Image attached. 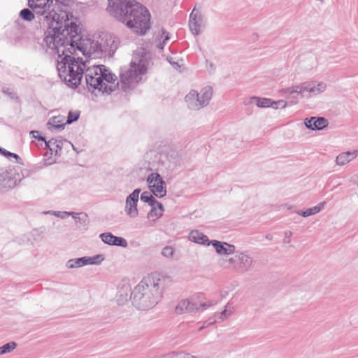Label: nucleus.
<instances>
[{
	"label": "nucleus",
	"mask_w": 358,
	"mask_h": 358,
	"mask_svg": "<svg viewBox=\"0 0 358 358\" xmlns=\"http://www.w3.org/2000/svg\"><path fill=\"white\" fill-rule=\"evenodd\" d=\"M56 17L59 22H56L54 27H48L44 33L43 43L48 48L57 49L62 54L65 51L75 54L78 50L89 57H101L94 34L84 38L78 18L67 12H62Z\"/></svg>",
	"instance_id": "obj_1"
},
{
	"label": "nucleus",
	"mask_w": 358,
	"mask_h": 358,
	"mask_svg": "<svg viewBox=\"0 0 358 358\" xmlns=\"http://www.w3.org/2000/svg\"><path fill=\"white\" fill-rule=\"evenodd\" d=\"M108 12L134 32L144 35L150 28L149 10L136 0H108Z\"/></svg>",
	"instance_id": "obj_2"
},
{
	"label": "nucleus",
	"mask_w": 358,
	"mask_h": 358,
	"mask_svg": "<svg viewBox=\"0 0 358 358\" xmlns=\"http://www.w3.org/2000/svg\"><path fill=\"white\" fill-rule=\"evenodd\" d=\"M169 277L151 275L145 277L131 294L134 305L141 310H147L158 303L162 297L166 281Z\"/></svg>",
	"instance_id": "obj_3"
},
{
	"label": "nucleus",
	"mask_w": 358,
	"mask_h": 358,
	"mask_svg": "<svg viewBox=\"0 0 358 358\" xmlns=\"http://www.w3.org/2000/svg\"><path fill=\"white\" fill-rule=\"evenodd\" d=\"M58 55L57 69L59 78L72 88H76L80 83L86 63L81 58H76L69 51L58 52L57 49L49 48Z\"/></svg>",
	"instance_id": "obj_4"
},
{
	"label": "nucleus",
	"mask_w": 358,
	"mask_h": 358,
	"mask_svg": "<svg viewBox=\"0 0 358 358\" xmlns=\"http://www.w3.org/2000/svg\"><path fill=\"white\" fill-rule=\"evenodd\" d=\"M150 58L146 55L134 57L129 66L120 69V83L122 91L127 92L133 90L142 80L151 66Z\"/></svg>",
	"instance_id": "obj_5"
},
{
	"label": "nucleus",
	"mask_w": 358,
	"mask_h": 358,
	"mask_svg": "<svg viewBox=\"0 0 358 358\" xmlns=\"http://www.w3.org/2000/svg\"><path fill=\"white\" fill-rule=\"evenodd\" d=\"M213 94L210 86L203 87L199 92L192 90L185 97V101L189 109L199 110L209 104Z\"/></svg>",
	"instance_id": "obj_6"
},
{
	"label": "nucleus",
	"mask_w": 358,
	"mask_h": 358,
	"mask_svg": "<svg viewBox=\"0 0 358 358\" xmlns=\"http://www.w3.org/2000/svg\"><path fill=\"white\" fill-rule=\"evenodd\" d=\"M19 166L0 169V191L15 187L23 178Z\"/></svg>",
	"instance_id": "obj_7"
},
{
	"label": "nucleus",
	"mask_w": 358,
	"mask_h": 358,
	"mask_svg": "<svg viewBox=\"0 0 358 358\" xmlns=\"http://www.w3.org/2000/svg\"><path fill=\"white\" fill-rule=\"evenodd\" d=\"M327 85L323 82L315 84L313 82H304L301 85L285 90V93L292 98H297L299 95L303 96L304 93L308 92L316 95L323 92L326 90Z\"/></svg>",
	"instance_id": "obj_8"
},
{
	"label": "nucleus",
	"mask_w": 358,
	"mask_h": 358,
	"mask_svg": "<svg viewBox=\"0 0 358 358\" xmlns=\"http://www.w3.org/2000/svg\"><path fill=\"white\" fill-rule=\"evenodd\" d=\"M102 65L86 66L84 70L85 83L89 90H103Z\"/></svg>",
	"instance_id": "obj_9"
},
{
	"label": "nucleus",
	"mask_w": 358,
	"mask_h": 358,
	"mask_svg": "<svg viewBox=\"0 0 358 358\" xmlns=\"http://www.w3.org/2000/svg\"><path fill=\"white\" fill-rule=\"evenodd\" d=\"M216 304V302L209 301L203 303H197L194 301V298L190 299H182L178 302L175 308V312L177 314L184 313H196L200 310H206L208 308Z\"/></svg>",
	"instance_id": "obj_10"
},
{
	"label": "nucleus",
	"mask_w": 358,
	"mask_h": 358,
	"mask_svg": "<svg viewBox=\"0 0 358 358\" xmlns=\"http://www.w3.org/2000/svg\"><path fill=\"white\" fill-rule=\"evenodd\" d=\"M96 43L98 44L101 57L104 55H112L115 52L117 45L115 37L107 32H101L99 34H94Z\"/></svg>",
	"instance_id": "obj_11"
},
{
	"label": "nucleus",
	"mask_w": 358,
	"mask_h": 358,
	"mask_svg": "<svg viewBox=\"0 0 358 358\" xmlns=\"http://www.w3.org/2000/svg\"><path fill=\"white\" fill-rule=\"evenodd\" d=\"M149 184V188L155 196L159 198L164 197L166 194V184L162 177L158 173L150 174L146 180Z\"/></svg>",
	"instance_id": "obj_12"
},
{
	"label": "nucleus",
	"mask_w": 358,
	"mask_h": 358,
	"mask_svg": "<svg viewBox=\"0 0 358 358\" xmlns=\"http://www.w3.org/2000/svg\"><path fill=\"white\" fill-rule=\"evenodd\" d=\"M141 189H135L127 198L125 201L124 211L130 218H136L138 215V202Z\"/></svg>",
	"instance_id": "obj_13"
},
{
	"label": "nucleus",
	"mask_w": 358,
	"mask_h": 358,
	"mask_svg": "<svg viewBox=\"0 0 358 358\" xmlns=\"http://www.w3.org/2000/svg\"><path fill=\"white\" fill-rule=\"evenodd\" d=\"M101 69L103 71V90L101 91L110 94L118 87L120 83L117 76L112 73L106 66L102 65Z\"/></svg>",
	"instance_id": "obj_14"
},
{
	"label": "nucleus",
	"mask_w": 358,
	"mask_h": 358,
	"mask_svg": "<svg viewBox=\"0 0 358 358\" xmlns=\"http://www.w3.org/2000/svg\"><path fill=\"white\" fill-rule=\"evenodd\" d=\"M205 27L203 17L199 10L194 8L189 15V27L194 36L199 35Z\"/></svg>",
	"instance_id": "obj_15"
},
{
	"label": "nucleus",
	"mask_w": 358,
	"mask_h": 358,
	"mask_svg": "<svg viewBox=\"0 0 358 358\" xmlns=\"http://www.w3.org/2000/svg\"><path fill=\"white\" fill-rule=\"evenodd\" d=\"M236 258L237 260V269L238 270L247 272L253 266V259L246 252H236Z\"/></svg>",
	"instance_id": "obj_16"
},
{
	"label": "nucleus",
	"mask_w": 358,
	"mask_h": 358,
	"mask_svg": "<svg viewBox=\"0 0 358 358\" xmlns=\"http://www.w3.org/2000/svg\"><path fill=\"white\" fill-rule=\"evenodd\" d=\"M101 240L107 245H116L122 248L127 247V241L122 237L115 236L110 232L102 233L99 235Z\"/></svg>",
	"instance_id": "obj_17"
},
{
	"label": "nucleus",
	"mask_w": 358,
	"mask_h": 358,
	"mask_svg": "<svg viewBox=\"0 0 358 358\" xmlns=\"http://www.w3.org/2000/svg\"><path fill=\"white\" fill-rule=\"evenodd\" d=\"M210 245L213 246L216 252L220 255H229L236 252L235 246L226 242L212 240Z\"/></svg>",
	"instance_id": "obj_18"
},
{
	"label": "nucleus",
	"mask_w": 358,
	"mask_h": 358,
	"mask_svg": "<svg viewBox=\"0 0 358 358\" xmlns=\"http://www.w3.org/2000/svg\"><path fill=\"white\" fill-rule=\"evenodd\" d=\"M304 124L308 129L311 130H321L327 127V120L322 117H311L306 118Z\"/></svg>",
	"instance_id": "obj_19"
},
{
	"label": "nucleus",
	"mask_w": 358,
	"mask_h": 358,
	"mask_svg": "<svg viewBox=\"0 0 358 358\" xmlns=\"http://www.w3.org/2000/svg\"><path fill=\"white\" fill-rule=\"evenodd\" d=\"M251 100H254L256 101V105L259 108H278L277 104L280 105L281 107H285V103L284 101H279L278 102L273 101L271 99L268 98H259L256 96H253L251 98Z\"/></svg>",
	"instance_id": "obj_20"
},
{
	"label": "nucleus",
	"mask_w": 358,
	"mask_h": 358,
	"mask_svg": "<svg viewBox=\"0 0 358 358\" xmlns=\"http://www.w3.org/2000/svg\"><path fill=\"white\" fill-rule=\"evenodd\" d=\"M189 240L195 243L210 245V241L208 236L199 230H192L189 235Z\"/></svg>",
	"instance_id": "obj_21"
},
{
	"label": "nucleus",
	"mask_w": 358,
	"mask_h": 358,
	"mask_svg": "<svg viewBox=\"0 0 358 358\" xmlns=\"http://www.w3.org/2000/svg\"><path fill=\"white\" fill-rule=\"evenodd\" d=\"M357 153V150L342 152L336 157V163L338 166H343L355 159Z\"/></svg>",
	"instance_id": "obj_22"
},
{
	"label": "nucleus",
	"mask_w": 358,
	"mask_h": 358,
	"mask_svg": "<svg viewBox=\"0 0 358 358\" xmlns=\"http://www.w3.org/2000/svg\"><path fill=\"white\" fill-rule=\"evenodd\" d=\"M66 124L64 122V117L63 116H54L49 119L48 122V128L50 130H61L63 129Z\"/></svg>",
	"instance_id": "obj_23"
},
{
	"label": "nucleus",
	"mask_w": 358,
	"mask_h": 358,
	"mask_svg": "<svg viewBox=\"0 0 358 358\" xmlns=\"http://www.w3.org/2000/svg\"><path fill=\"white\" fill-rule=\"evenodd\" d=\"M141 200L148 203L150 206H157L159 208H162V204L157 201L149 192H143L141 195Z\"/></svg>",
	"instance_id": "obj_24"
},
{
	"label": "nucleus",
	"mask_w": 358,
	"mask_h": 358,
	"mask_svg": "<svg viewBox=\"0 0 358 358\" xmlns=\"http://www.w3.org/2000/svg\"><path fill=\"white\" fill-rule=\"evenodd\" d=\"M324 205L325 202L320 203L318 205L313 208H308L304 211L299 212L298 214L304 217L315 215L321 211L324 208Z\"/></svg>",
	"instance_id": "obj_25"
},
{
	"label": "nucleus",
	"mask_w": 358,
	"mask_h": 358,
	"mask_svg": "<svg viewBox=\"0 0 358 358\" xmlns=\"http://www.w3.org/2000/svg\"><path fill=\"white\" fill-rule=\"evenodd\" d=\"M84 264L85 265H99L103 260L104 257L103 255H96L93 257H83Z\"/></svg>",
	"instance_id": "obj_26"
},
{
	"label": "nucleus",
	"mask_w": 358,
	"mask_h": 358,
	"mask_svg": "<svg viewBox=\"0 0 358 358\" xmlns=\"http://www.w3.org/2000/svg\"><path fill=\"white\" fill-rule=\"evenodd\" d=\"M83 266H85L84 262H83V257L71 259L68 260L66 264V266L68 268H80Z\"/></svg>",
	"instance_id": "obj_27"
},
{
	"label": "nucleus",
	"mask_w": 358,
	"mask_h": 358,
	"mask_svg": "<svg viewBox=\"0 0 358 358\" xmlns=\"http://www.w3.org/2000/svg\"><path fill=\"white\" fill-rule=\"evenodd\" d=\"M152 207L151 210L148 213V218H159L162 216L164 212V207L162 208H159L157 206H150Z\"/></svg>",
	"instance_id": "obj_28"
},
{
	"label": "nucleus",
	"mask_w": 358,
	"mask_h": 358,
	"mask_svg": "<svg viewBox=\"0 0 358 358\" xmlns=\"http://www.w3.org/2000/svg\"><path fill=\"white\" fill-rule=\"evenodd\" d=\"M162 358H196L195 356L186 354L183 352H172L164 355Z\"/></svg>",
	"instance_id": "obj_29"
},
{
	"label": "nucleus",
	"mask_w": 358,
	"mask_h": 358,
	"mask_svg": "<svg viewBox=\"0 0 358 358\" xmlns=\"http://www.w3.org/2000/svg\"><path fill=\"white\" fill-rule=\"evenodd\" d=\"M49 143H52L53 148H55V150H53L55 155H59V152L62 150L63 146V140L52 138L49 140Z\"/></svg>",
	"instance_id": "obj_30"
},
{
	"label": "nucleus",
	"mask_w": 358,
	"mask_h": 358,
	"mask_svg": "<svg viewBox=\"0 0 358 358\" xmlns=\"http://www.w3.org/2000/svg\"><path fill=\"white\" fill-rule=\"evenodd\" d=\"M34 13L37 15L34 10L31 11L29 8H24L20 12V17L26 21H31L34 18Z\"/></svg>",
	"instance_id": "obj_31"
},
{
	"label": "nucleus",
	"mask_w": 358,
	"mask_h": 358,
	"mask_svg": "<svg viewBox=\"0 0 358 358\" xmlns=\"http://www.w3.org/2000/svg\"><path fill=\"white\" fill-rule=\"evenodd\" d=\"M17 347L15 342H9L3 346L0 347V355L9 353Z\"/></svg>",
	"instance_id": "obj_32"
},
{
	"label": "nucleus",
	"mask_w": 358,
	"mask_h": 358,
	"mask_svg": "<svg viewBox=\"0 0 358 358\" xmlns=\"http://www.w3.org/2000/svg\"><path fill=\"white\" fill-rule=\"evenodd\" d=\"M161 38H163V41L162 42H159V43L157 45V48L160 50H163L166 41L170 39V34L166 30L162 29Z\"/></svg>",
	"instance_id": "obj_33"
},
{
	"label": "nucleus",
	"mask_w": 358,
	"mask_h": 358,
	"mask_svg": "<svg viewBox=\"0 0 358 358\" xmlns=\"http://www.w3.org/2000/svg\"><path fill=\"white\" fill-rule=\"evenodd\" d=\"M0 153L10 160H12L13 158H14L17 162H19V161L21 160V158L17 154L10 152V151H8L1 148H0Z\"/></svg>",
	"instance_id": "obj_34"
},
{
	"label": "nucleus",
	"mask_w": 358,
	"mask_h": 358,
	"mask_svg": "<svg viewBox=\"0 0 358 358\" xmlns=\"http://www.w3.org/2000/svg\"><path fill=\"white\" fill-rule=\"evenodd\" d=\"M80 117V112L78 110L71 111L70 110L68 114L66 124H71L78 120Z\"/></svg>",
	"instance_id": "obj_35"
},
{
	"label": "nucleus",
	"mask_w": 358,
	"mask_h": 358,
	"mask_svg": "<svg viewBox=\"0 0 358 358\" xmlns=\"http://www.w3.org/2000/svg\"><path fill=\"white\" fill-rule=\"evenodd\" d=\"M231 314V310H228L227 309H224L222 312L217 313L215 315L216 319L215 320V322H217L218 320L220 321H223L224 320L227 319L230 316Z\"/></svg>",
	"instance_id": "obj_36"
},
{
	"label": "nucleus",
	"mask_w": 358,
	"mask_h": 358,
	"mask_svg": "<svg viewBox=\"0 0 358 358\" xmlns=\"http://www.w3.org/2000/svg\"><path fill=\"white\" fill-rule=\"evenodd\" d=\"M82 217L78 216V214L74 212H70V215L72 216L73 219L76 222H85L87 218V215L86 213H81Z\"/></svg>",
	"instance_id": "obj_37"
},
{
	"label": "nucleus",
	"mask_w": 358,
	"mask_h": 358,
	"mask_svg": "<svg viewBox=\"0 0 358 358\" xmlns=\"http://www.w3.org/2000/svg\"><path fill=\"white\" fill-rule=\"evenodd\" d=\"M43 0H28L29 6L34 11L36 8H41V1Z\"/></svg>",
	"instance_id": "obj_38"
},
{
	"label": "nucleus",
	"mask_w": 358,
	"mask_h": 358,
	"mask_svg": "<svg viewBox=\"0 0 358 358\" xmlns=\"http://www.w3.org/2000/svg\"><path fill=\"white\" fill-rule=\"evenodd\" d=\"M173 248L171 246H166L162 251V255L165 257H171L173 254Z\"/></svg>",
	"instance_id": "obj_39"
},
{
	"label": "nucleus",
	"mask_w": 358,
	"mask_h": 358,
	"mask_svg": "<svg viewBox=\"0 0 358 358\" xmlns=\"http://www.w3.org/2000/svg\"><path fill=\"white\" fill-rule=\"evenodd\" d=\"M52 215L64 219L66 216L70 215V212L68 211H55V213H52Z\"/></svg>",
	"instance_id": "obj_40"
},
{
	"label": "nucleus",
	"mask_w": 358,
	"mask_h": 358,
	"mask_svg": "<svg viewBox=\"0 0 358 358\" xmlns=\"http://www.w3.org/2000/svg\"><path fill=\"white\" fill-rule=\"evenodd\" d=\"M31 134L34 138H36L38 141H45V137L39 135V132L38 131H31Z\"/></svg>",
	"instance_id": "obj_41"
},
{
	"label": "nucleus",
	"mask_w": 358,
	"mask_h": 358,
	"mask_svg": "<svg viewBox=\"0 0 358 358\" xmlns=\"http://www.w3.org/2000/svg\"><path fill=\"white\" fill-rule=\"evenodd\" d=\"M292 232L288 231L285 232V236L283 239V242L285 243H290V236H292Z\"/></svg>",
	"instance_id": "obj_42"
},
{
	"label": "nucleus",
	"mask_w": 358,
	"mask_h": 358,
	"mask_svg": "<svg viewBox=\"0 0 358 358\" xmlns=\"http://www.w3.org/2000/svg\"><path fill=\"white\" fill-rule=\"evenodd\" d=\"M167 60L169 61V62L172 65V66L176 69H178L180 68V65L178 62H172L171 61V58H168Z\"/></svg>",
	"instance_id": "obj_43"
},
{
	"label": "nucleus",
	"mask_w": 358,
	"mask_h": 358,
	"mask_svg": "<svg viewBox=\"0 0 358 358\" xmlns=\"http://www.w3.org/2000/svg\"><path fill=\"white\" fill-rule=\"evenodd\" d=\"M44 142L45 144V148H48L52 153L53 150H55V148H53V145H52V143H49V141H47L46 140Z\"/></svg>",
	"instance_id": "obj_44"
},
{
	"label": "nucleus",
	"mask_w": 358,
	"mask_h": 358,
	"mask_svg": "<svg viewBox=\"0 0 358 358\" xmlns=\"http://www.w3.org/2000/svg\"><path fill=\"white\" fill-rule=\"evenodd\" d=\"M228 262L231 264H236L237 265V260H236V256L234 257L229 258L228 259Z\"/></svg>",
	"instance_id": "obj_45"
},
{
	"label": "nucleus",
	"mask_w": 358,
	"mask_h": 358,
	"mask_svg": "<svg viewBox=\"0 0 358 358\" xmlns=\"http://www.w3.org/2000/svg\"><path fill=\"white\" fill-rule=\"evenodd\" d=\"M52 213H55V210H48V211H45L43 212L44 214H49V215H52Z\"/></svg>",
	"instance_id": "obj_46"
},
{
	"label": "nucleus",
	"mask_w": 358,
	"mask_h": 358,
	"mask_svg": "<svg viewBox=\"0 0 358 358\" xmlns=\"http://www.w3.org/2000/svg\"><path fill=\"white\" fill-rule=\"evenodd\" d=\"M272 238H273V236H272V235H271V234H267V235L266 236V239H268V240H271V239H272Z\"/></svg>",
	"instance_id": "obj_47"
},
{
	"label": "nucleus",
	"mask_w": 358,
	"mask_h": 358,
	"mask_svg": "<svg viewBox=\"0 0 358 358\" xmlns=\"http://www.w3.org/2000/svg\"><path fill=\"white\" fill-rule=\"evenodd\" d=\"M358 186V176H357V181L356 182Z\"/></svg>",
	"instance_id": "obj_48"
}]
</instances>
